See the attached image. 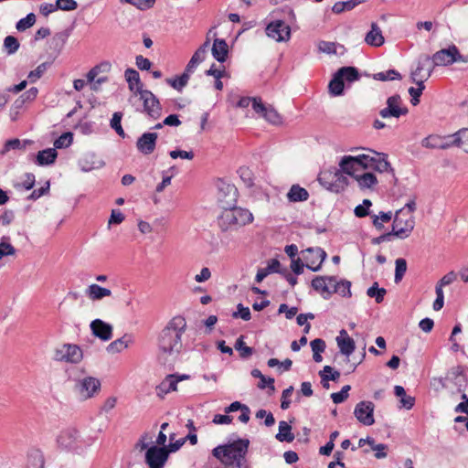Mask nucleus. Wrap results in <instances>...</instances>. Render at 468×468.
<instances>
[{"mask_svg":"<svg viewBox=\"0 0 468 468\" xmlns=\"http://www.w3.org/2000/svg\"><path fill=\"white\" fill-rule=\"evenodd\" d=\"M355 179L361 189L373 190L378 183L376 176L369 172L363 173L362 175H356Z\"/></svg>","mask_w":468,"mask_h":468,"instance_id":"28","label":"nucleus"},{"mask_svg":"<svg viewBox=\"0 0 468 468\" xmlns=\"http://www.w3.org/2000/svg\"><path fill=\"white\" fill-rule=\"evenodd\" d=\"M415 207H406L399 209L392 224L393 236L399 239L407 238L414 229L413 212Z\"/></svg>","mask_w":468,"mask_h":468,"instance_id":"4","label":"nucleus"},{"mask_svg":"<svg viewBox=\"0 0 468 468\" xmlns=\"http://www.w3.org/2000/svg\"><path fill=\"white\" fill-rule=\"evenodd\" d=\"M252 220V213L243 207H224L218 217V226L222 231L236 229Z\"/></svg>","mask_w":468,"mask_h":468,"instance_id":"2","label":"nucleus"},{"mask_svg":"<svg viewBox=\"0 0 468 468\" xmlns=\"http://www.w3.org/2000/svg\"><path fill=\"white\" fill-rule=\"evenodd\" d=\"M57 442L60 448L79 454L84 450L80 433L74 428L63 430L58 436Z\"/></svg>","mask_w":468,"mask_h":468,"instance_id":"6","label":"nucleus"},{"mask_svg":"<svg viewBox=\"0 0 468 468\" xmlns=\"http://www.w3.org/2000/svg\"><path fill=\"white\" fill-rule=\"evenodd\" d=\"M335 340L340 352L348 358L356 348V344L353 338L348 335L345 329H342Z\"/></svg>","mask_w":468,"mask_h":468,"instance_id":"21","label":"nucleus"},{"mask_svg":"<svg viewBox=\"0 0 468 468\" xmlns=\"http://www.w3.org/2000/svg\"><path fill=\"white\" fill-rule=\"evenodd\" d=\"M375 406L371 401H360L355 407L354 415L359 422L366 426L374 424L373 416Z\"/></svg>","mask_w":468,"mask_h":468,"instance_id":"15","label":"nucleus"},{"mask_svg":"<svg viewBox=\"0 0 468 468\" xmlns=\"http://www.w3.org/2000/svg\"><path fill=\"white\" fill-rule=\"evenodd\" d=\"M428 64H431V57L429 55H423L419 58L417 68L410 74L412 82H417L418 80L424 81L425 75H421V72L426 69Z\"/></svg>","mask_w":468,"mask_h":468,"instance_id":"29","label":"nucleus"},{"mask_svg":"<svg viewBox=\"0 0 468 468\" xmlns=\"http://www.w3.org/2000/svg\"><path fill=\"white\" fill-rule=\"evenodd\" d=\"M186 330V321L182 315L171 318L161 330L157 338L158 360L171 368L176 361L182 348V335Z\"/></svg>","mask_w":468,"mask_h":468,"instance_id":"1","label":"nucleus"},{"mask_svg":"<svg viewBox=\"0 0 468 468\" xmlns=\"http://www.w3.org/2000/svg\"><path fill=\"white\" fill-rule=\"evenodd\" d=\"M48 66V62H44L39 64L36 69L32 70L28 74V79L30 82H35L37 80L40 79L44 72L47 70Z\"/></svg>","mask_w":468,"mask_h":468,"instance_id":"59","label":"nucleus"},{"mask_svg":"<svg viewBox=\"0 0 468 468\" xmlns=\"http://www.w3.org/2000/svg\"><path fill=\"white\" fill-rule=\"evenodd\" d=\"M415 83L418 85V88L410 87L408 90L410 95L411 96L410 102L414 106L420 103V97L421 96L422 91L425 89L423 80H418Z\"/></svg>","mask_w":468,"mask_h":468,"instance_id":"45","label":"nucleus"},{"mask_svg":"<svg viewBox=\"0 0 468 468\" xmlns=\"http://www.w3.org/2000/svg\"><path fill=\"white\" fill-rule=\"evenodd\" d=\"M35 185V176L31 173L26 174V179L21 183H16L15 187L18 190L25 189L29 190Z\"/></svg>","mask_w":468,"mask_h":468,"instance_id":"60","label":"nucleus"},{"mask_svg":"<svg viewBox=\"0 0 468 468\" xmlns=\"http://www.w3.org/2000/svg\"><path fill=\"white\" fill-rule=\"evenodd\" d=\"M124 77L128 83L129 90L134 93V96H137L139 92L144 90V84L141 81L138 71L129 68L124 71Z\"/></svg>","mask_w":468,"mask_h":468,"instance_id":"22","label":"nucleus"},{"mask_svg":"<svg viewBox=\"0 0 468 468\" xmlns=\"http://www.w3.org/2000/svg\"><path fill=\"white\" fill-rule=\"evenodd\" d=\"M304 253L306 254L304 256L306 267L313 271H318L326 258V252L321 248H309Z\"/></svg>","mask_w":468,"mask_h":468,"instance_id":"17","label":"nucleus"},{"mask_svg":"<svg viewBox=\"0 0 468 468\" xmlns=\"http://www.w3.org/2000/svg\"><path fill=\"white\" fill-rule=\"evenodd\" d=\"M338 75L347 82H354L359 80V72L355 67H342L338 70Z\"/></svg>","mask_w":468,"mask_h":468,"instance_id":"37","label":"nucleus"},{"mask_svg":"<svg viewBox=\"0 0 468 468\" xmlns=\"http://www.w3.org/2000/svg\"><path fill=\"white\" fill-rule=\"evenodd\" d=\"M128 345H129V341L126 340L125 336H123V337H121V338L112 342L107 346V351L112 354L119 353V352L122 351L123 349L127 348Z\"/></svg>","mask_w":468,"mask_h":468,"instance_id":"48","label":"nucleus"},{"mask_svg":"<svg viewBox=\"0 0 468 468\" xmlns=\"http://www.w3.org/2000/svg\"><path fill=\"white\" fill-rule=\"evenodd\" d=\"M235 349L239 352V355L242 358H247L253 354V349L250 346H247L244 342V336L240 335L235 343Z\"/></svg>","mask_w":468,"mask_h":468,"instance_id":"47","label":"nucleus"},{"mask_svg":"<svg viewBox=\"0 0 468 468\" xmlns=\"http://www.w3.org/2000/svg\"><path fill=\"white\" fill-rule=\"evenodd\" d=\"M335 279L334 276H317L312 281V287L324 299H328L334 293Z\"/></svg>","mask_w":468,"mask_h":468,"instance_id":"16","label":"nucleus"},{"mask_svg":"<svg viewBox=\"0 0 468 468\" xmlns=\"http://www.w3.org/2000/svg\"><path fill=\"white\" fill-rule=\"evenodd\" d=\"M19 46L17 38L13 36H7L4 39V48L8 55L15 54L18 50Z\"/></svg>","mask_w":468,"mask_h":468,"instance_id":"50","label":"nucleus"},{"mask_svg":"<svg viewBox=\"0 0 468 468\" xmlns=\"http://www.w3.org/2000/svg\"><path fill=\"white\" fill-rule=\"evenodd\" d=\"M365 42L371 47H380L384 44L382 31L377 23L371 24V28L365 37Z\"/></svg>","mask_w":468,"mask_h":468,"instance_id":"23","label":"nucleus"},{"mask_svg":"<svg viewBox=\"0 0 468 468\" xmlns=\"http://www.w3.org/2000/svg\"><path fill=\"white\" fill-rule=\"evenodd\" d=\"M353 160L357 166H361L363 168H370L372 166V162H374V154H361L356 156H353Z\"/></svg>","mask_w":468,"mask_h":468,"instance_id":"44","label":"nucleus"},{"mask_svg":"<svg viewBox=\"0 0 468 468\" xmlns=\"http://www.w3.org/2000/svg\"><path fill=\"white\" fill-rule=\"evenodd\" d=\"M238 311L234 312L232 316L234 318H241L244 321H249L251 318L250 311L248 307H244L241 303L237 306Z\"/></svg>","mask_w":468,"mask_h":468,"instance_id":"63","label":"nucleus"},{"mask_svg":"<svg viewBox=\"0 0 468 468\" xmlns=\"http://www.w3.org/2000/svg\"><path fill=\"white\" fill-rule=\"evenodd\" d=\"M421 145L428 149H444L442 145V136L438 134H431L421 141Z\"/></svg>","mask_w":468,"mask_h":468,"instance_id":"36","label":"nucleus"},{"mask_svg":"<svg viewBox=\"0 0 468 468\" xmlns=\"http://www.w3.org/2000/svg\"><path fill=\"white\" fill-rule=\"evenodd\" d=\"M212 55L218 62H225L229 53L227 42L221 38H216L211 48Z\"/></svg>","mask_w":468,"mask_h":468,"instance_id":"25","label":"nucleus"},{"mask_svg":"<svg viewBox=\"0 0 468 468\" xmlns=\"http://www.w3.org/2000/svg\"><path fill=\"white\" fill-rule=\"evenodd\" d=\"M351 282L348 281H340L337 282L336 278L335 279L334 284V293H338L343 297H350L351 296Z\"/></svg>","mask_w":468,"mask_h":468,"instance_id":"40","label":"nucleus"},{"mask_svg":"<svg viewBox=\"0 0 468 468\" xmlns=\"http://www.w3.org/2000/svg\"><path fill=\"white\" fill-rule=\"evenodd\" d=\"M367 152L374 154V162H372V166L370 168L380 172V173H389L391 177L395 179L394 169L391 167L389 162L387 160L388 155L383 153H378L372 150H367Z\"/></svg>","mask_w":468,"mask_h":468,"instance_id":"20","label":"nucleus"},{"mask_svg":"<svg viewBox=\"0 0 468 468\" xmlns=\"http://www.w3.org/2000/svg\"><path fill=\"white\" fill-rule=\"evenodd\" d=\"M27 468H44V457L39 450H32L28 452Z\"/></svg>","mask_w":468,"mask_h":468,"instance_id":"31","label":"nucleus"},{"mask_svg":"<svg viewBox=\"0 0 468 468\" xmlns=\"http://www.w3.org/2000/svg\"><path fill=\"white\" fill-rule=\"evenodd\" d=\"M28 144H30V141L28 140L20 141L17 138L7 140L5 143L3 149L0 151V154L5 155L10 150L26 149V146Z\"/></svg>","mask_w":468,"mask_h":468,"instance_id":"38","label":"nucleus"},{"mask_svg":"<svg viewBox=\"0 0 468 468\" xmlns=\"http://www.w3.org/2000/svg\"><path fill=\"white\" fill-rule=\"evenodd\" d=\"M177 390V380L175 378V375H167L165 379L156 387V394L161 399L171 391Z\"/></svg>","mask_w":468,"mask_h":468,"instance_id":"24","label":"nucleus"},{"mask_svg":"<svg viewBox=\"0 0 468 468\" xmlns=\"http://www.w3.org/2000/svg\"><path fill=\"white\" fill-rule=\"evenodd\" d=\"M16 253V250L10 243V238L4 236L0 240V260L6 256H14Z\"/></svg>","mask_w":468,"mask_h":468,"instance_id":"39","label":"nucleus"},{"mask_svg":"<svg viewBox=\"0 0 468 468\" xmlns=\"http://www.w3.org/2000/svg\"><path fill=\"white\" fill-rule=\"evenodd\" d=\"M248 445V440H238L227 445H219L212 452L224 464L240 467V462L247 452Z\"/></svg>","mask_w":468,"mask_h":468,"instance_id":"3","label":"nucleus"},{"mask_svg":"<svg viewBox=\"0 0 468 468\" xmlns=\"http://www.w3.org/2000/svg\"><path fill=\"white\" fill-rule=\"evenodd\" d=\"M72 140L73 134L71 133H64L54 142V149H61L68 147L71 144Z\"/></svg>","mask_w":468,"mask_h":468,"instance_id":"53","label":"nucleus"},{"mask_svg":"<svg viewBox=\"0 0 468 468\" xmlns=\"http://www.w3.org/2000/svg\"><path fill=\"white\" fill-rule=\"evenodd\" d=\"M49 182L47 181L45 183L44 186H42L41 187H39L38 189H35L28 197H27V200H31V201H35L37 200V198H39L40 197L46 195L48 193L49 191Z\"/></svg>","mask_w":468,"mask_h":468,"instance_id":"61","label":"nucleus"},{"mask_svg":"<svg viewBox=\"0 0 468 468\" xmlns=\"http://www.w3.org/2000/svg\"><path fill=\"white\" fill-rule=\"evenodd\" d=\"M452 136H454L455 146L468 154V128L460 129L452 133Z\"/></svg>","mask_w":468,"mask_h":468,"instance_id":"34","label":"nucleus"},{"mask_svg":"<svg viewBox=\"0 0 468 468\" xmlns=\"http://www.w3.org/2000/svg\"><path fill=\"white\" fill-rule=\"evenodd\" d=\"M391 218L392 212H379L378 215L373 216V224L377 229H380L383 227V223L390 221Z\"/></svg>","mask_w":468,"mask_h":468,"instance_id":"57","label":"nucleus"},{"mask_svg":"<svg viewBox=\"0 0 468 468\" xmlns=\"http://www.w3.org/2000/svg\"><path fill=\"white\" fill-rule=\"evenodd\" d=\"M339 166H340V169H341L340 171L343 174L353 176L354 177L356 176L355 175V171L358 167L357 165L355 164L352 155H346V156H344L341 159L340 163H339Z\"/></svg>","mask_w":468,"mask_h":468,"instance_id":"35","label":"nucleus"},{"mask_svg":"<svg viewBox=\"0 0 468 468\" xmlns=\"http://www.w3.org/2000/svg\"><path fill=\"white\" fill-rule=\"evenodd\" d=\"M215 186L217 188V198L219 203H224L225 205H235L237 203L239 192L233 184L222 178H217L215 180Z\"/></svg>","mask_w":468,"mask_h":468,"instance_id":"9","label":"nucleus"},{"mask_svg":"<svg viewBox=\"0 0 468 468\" xmlns=\"http://www.w3.org/2000/svg\"><path fill=\"white\" fill-rule=\"evenodd\" d=\"M401 75L395 69H388L387 71L378 72L373 75V79L380 81L401 80Z\"/></svg>","mask_w":468,"mask_h":468,"instance_id":"42","label":"nucleus"},{"mask_svg":"<svg viewBox=\"0 0 468 468\" xmlns=\"http://www.w3.org/2000/svg\"><path fill=\"white\" fill-rule=\"evenodd\" d=\"M36 23V16L33 13H29L26 17L20 19L16 23V29L18 31H25L31 27Z\"/></svg>","mask_w":468,"mask_h":468,"instance_id":"55","label":"nucleus"},{"mask_svg":"<svg viewBox=\"0 0 468 468\" xmlns=\"http://www.w3.org/2000/svg\"><path fill=\"white\" fill-rule=\"evenodd\" d=\"M266 34L277 42L288 41L291 37V28L282 20L271 22L266 27Z\"/></svg>","mask_w":468,"mask_h":468,"instance_id":"14","label":"nucleus"},{"mask_svg":"<svg viewBox=\"0 0 468 468\" xmlns=\"http://www.w3.org/2000/svg\"><path fill=\"white\" fill-rule=\"evenodd\" d=\"M206 58V53L203 52V49H197L196 52L193 54L192 58H190L189 62L186 65V71H192L196 69V68L200 64L202 61H204Z\"/></svg>","mask_w":468,"mask_h":468,"instance_id":"46","label":"nucleus"},{"mask_svg":"<svg viewBox=\"0 0 468 468\" xmlns=\"http://www.w3.org/2000/svg\"><path fill=\"white\" fill-rule=\"evenodd\" d=\"M450 376L452 379L455 380V383L462 386L463 383H465V378L463 375V370L461 367H455L452 368L450 371Z\"/></svg>","mask_w":468,"mask_h":468,"instance_id":"64","label":"nucleus"},{"mask_svg":"<svg viewBox=\"0 0 468 468\" xmlns=\"http://www.w3.org/2000/svg\"><path fill=\"white\" fill-rule=\"evenodd\" d=\"M193 73L192 71H186V69H185L184 73L175 79H168L166 81L176 90H181L188 82L190 74Z\"/></svg>","mask_w":468,"mask_h":468,"instance_id":"41","label":"nucleus"},{"mask_svg":"<svg viewBox=\"0 0 468 468\" xmlns=\"http://www.w3.org/2000/svg\"><path fill=\"white\" fill-rule=\"evenodd\" d=\"M292 427L286 421L279 422V432L276 434V439L279 441L291 442L294 440V435L292 433Z\"/></svg>","mask_w":468,"mask_h":468,"instance_id":"32","label":"nucleus"},{"mask_svg":"<svg viewBox=\"0 0 468 468\" xmlns=\"http://www.w3.org/2000/svg\"><path fill=\"white\" fill-rule=\"evenodd\" d=\"M387 291L384 288H379L378 282H374L371 287H369L367 291V294L368 297L375 298L378 303H380L384 300V296Z\"/></svg>","mask_w":468,"mask_h":468,"instance_id":"43","label":"nucleus"},{"mask_svg":"<svg viewBox=\"0 0 468 468\" xmlns=\"http://www.w3.org/2000/svg\"><path fill=\"white\" fill-rule=\"evenodd\" d=\"M53 358L59 362L79 364L83 358V352L77 345L63 344L55 348Z\"/></svg>","mask_w":468,"mask_h":468,"instance_id":"7","label":"nucleus"},{"mask_svg":"<svg viewBox=\"0 0 468 468\" xmlns=\"http://www.w3.org/2000/svg\"><path fill=\"white\" fill-rule=\"evenodd\" d=\"M169 455L166 447L151 446L145 452V463L149 468H163Z\"/></svg>","mask_w":468,"mask_h":468,"instance_id":"13","label":"nucleus"},{"mask_svg":"<svg viewBox=\"0 0 468 468\" xmlns=\"http://www.w3.org/2000/svg\"><path fill=\"white\" fill-rule=\"evenodd\" d=\"M262 117L272 124H280L282 122V116L271 106L267 108Z\"/></svg>","mask_w":468,"mask_h":468,"instance_id":"54","label":"nucleus"},{"mask_svg":"<svg viewBox=\"0 0 468 468\" xmlns=\"http://www.w3.org/2000/svg\"><path fill=\"white\" fill-rule=\"evenodd\" d=\"M157 138L156 133H143L136 142L138 151L144 154H152L155 149Z\"/></svg>","mask_w":468,"mask_h":468,"instance_id":"18","label":"nucleus"},{"mask_svg":"<svg viewBox=\"0 0 468 468\" xmlns=\"http://www.w3.org/2000/svg\"><path fill=\"white\" fill-rule=\"evenodd\" d=\"M291 203L304 202L309 197L308 191L299 185H292L286 195Z\"/></svg>","mask_w":468,"mask_h":468,"instance_id":"27","label":"nucleus"},{"mask_svg":"<svg viewBox=\"0 0 468 468\" xmlns=\"http://www.w3.org/2000/svg\"><path fill=\"white\" fill-rule=\"evenodd\" d=\"M122 118V113L120 112H116L113 113L112 118L111 120V127L116 132L118 135L124 138L125 133L122 127L121 121Z\"/></svg>","mask_w":468,"mask_h":468,"instance_id":"49","label":"nucleus"},{"mask_svg":"<svg viewBox=\"0 0 468 468\" xmlns=\"http://www.w3.org/2000/svg\"><path fill=\"white\" fill-rule=\"evenodd\" d=\"M143 101V111L152 119H158L162 113V108L156 96L148 90H144L137 94Z\"/></svg>","mask_w":468,"mask_h":468,"instance_id":"10","label":"nucleus"},{"mask_svg":"<svg viewBox=\"0 0 468 468\" xmlns=\"http://www.w3.org/2000/svg\"><path fill=\"white\" fill-rule=\"evenodd\" d=\"M344 80L339 77L336 71L328 84V90L332 96H340L344 90Z\"/></svg>","mask_w":468,"mask_h":468,"instance_id":"33","label":"nucleus"},{"mask_svg":"<svg viewBox=\"0 0 468 468\" xmlns=\"http://www.w3.org/2000/svg\"><path fill=\"white\" fill-rule=\"evenodd\" d=\"M350 389L351 387L349 385H346L339 392L332 393L330 397L333 402L335 404L344 402L348 398Z\"/></svg>","mask_w":468,"mask_h":468,"instance_id":"56","label":"nucleus"},{"mask_svg":"<svg viewBox=\"0 0 468 468\" xmlns=\"http://www.w3.org/2000/svg\"><path fill=\"white\" fill-rule=\"evenodd\" d=\"M395 264H396V269H395V282L398 283L399 282L406 271H407V261L402 259V258H399L396 260L395 261Z\"/></svg>","mask_w":468,"mask_h":468,"instance_id":"52","label":"nucleus"},{"mask_svg":"<svg viewBox=\"0 0 468 468\" xmlns=\"http://www.w3.org/2000/svg\"><path fill=\"white\" fill-rule=\"evenodd\" d=\"M58 153L54 148H48L39 151L36 157V163L38 165H48L55 162Z\"/></svg>","mask_w":468,"mask_h":468,"instance_id":"30","label":"nucleus"},{"mask_svg":"<svg viewBox=\"0 0 468 468\" xmlns=\"http://www.w3.org/2000/svg\"><path fill=\"white\" fill-rule=\"evenodd\" d=\"M85 292L88 298L91 301H100L104 297L112 295V291L110 289L101 287L96 283L89 285Z\"/></svg>","mask_w":468,"mask_h":468,"instance_id":"26","label":"nucleus"},{"mask_svg":"<svg viewBox=\"0 0 468 468\" xmlns=\"http://www.w3.org/2000/svg\"><path fill=\"white\" fill-rule=\"evenodd\" d=\"M101 388V381L97 378L88 376L75 380L73 391L80 400L84 401L96 397Z\"/></svg>","mask_w":468,"mask_h":468,"instance_id":"5","label":"nucleus"},{"mask_svg":"<svg viewBox=\"0 0 468 468\" xmlns=\"http://www.w3.org/2000/svg\"><path fill=\"white\" fill-rule=\"evenodd\" d=\"M124 220V215L120 209H112L108 220V228L112 225H119Z\"/></svg>","mask_w":468,"mask_h":468,"instance_id":"62","label":"nucleus"},{"mask_svg":"<svg viewBox=\"0 0 468 468\" xmlns=\"http://www.w3.org/2000/svg\"><path fill=\"white\" fill-rule=\"evenodd\" d=\"M322 185L332 192L339 193L348 185V178L341 171L324 174L319 178Z\"/></svg>","mask_w":468,"mask_h":468,"instance_id":"12","label":"nucleus"},{"mask_svg":"<svg viewBox=\"0 0 468 468\" xmlns=\"http://www.w3.org/2000/svg\"><path fill=\"white\" fill-rule=\"evenodd\" d=\"M409 109L404 104L402 98L399 94L389 96L386 101V107L378 112L383 119L397 118L407 115Z\"/></svg>","mask_w":468,"mask_h":468,"instance_id":"8","label":"nucleus"},{"mask_svg":"<svg viewBox=\"0 0 468 468\" xmlns=\"http://www.w3.org/2000/svg\"><path fill=\"white\" fill-rule=\"evenodd\" d=\"M431 59L433 60L434 65L437 66H448L457 61L467 62L463 57L460 54L455 45L450 46L448 48H443L433 54Z\"/></svg>","mask_w":468,"mask_h":468,"instance_id":"11","label":"nucleus"},{"mask_svg":"<svg viewBox=\"0 0 468 468\" xmlns=\"http://www.w3.org/2000/svg\"><path fill=\"white\" fill-rule=\"evenodd\" d=\"M240 179L245 183L248 187H251L254 185V177L252 171L246 166L239 167L238 170Z\"/></svg>","mask_w":468,"mask_h":468,"instance_id":"51","label":"nucleus"},{"mask_svg":"<svg viewBox=\"0 0 468 468\" xmlns=\"http://www.w3.org/2000/svg\"><path fill=\"white\" fill-rule=\"evenodd\" d=\"M92 334L102 341H108L112 336V326L101 319H95L90 323Z\"/></svg>","mask_w":468,"mask_h":468,"instance_id":"19","label":"nucleus"},{"mask_svg":"<svg viewBox=\"0 0 468 468\" xmlns=\"http://www.w3.org/2000/svg\"><path fill=\"white\" fill-rule=\"evenodd\" d=\"M16 218V213L13 209H2L0 210V224L7 226L13 222Z\"/></svg>","mask_w":468,"mask_h":468,"instance_id":"58","label":"nucleus"}]
</instances>
